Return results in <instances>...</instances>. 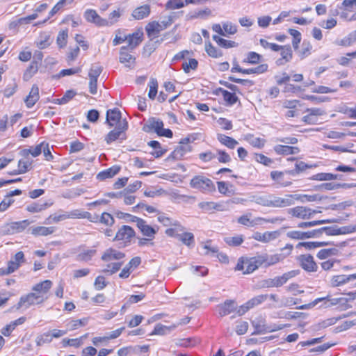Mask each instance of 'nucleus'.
<instances>
[{"mask_svg":"<svg viewBox=\"0 0 356 356\" xmlns=\"http://www.w3.org/2000/svg\"><path fill=\"white\" fill-rule=\"evenodd\" d=\"M52 286V282L44 280L35 284L32 290L33 292L22 296L17 303V309L24 307L26 309L34 305H39L48 299L47 293Z\"/></svg>","mask_w":356,"mask_h":356,"instance_id":"nucleus-1","label":"nucleus"},{"mask_svg":"<svg viewBox=\"0 0 356 356\" xmlns=\"http://www.w3.org/2000/svg\"><path fill=\"white\" fill-rule=\"evenodd\" d=\"M127 215L130 218L131 222H136L137 227L139 229L143 236L148 237L149 239L154 238L155 234L159 230L158 226H150L145 220L142 218L132 216L131 214Z\"/></svg>","mask_w":356,"mask_h":356,"instance_id":"nucleus-2","label":"nucleus"},{"mask_svg":"<svg viewBox=\"0 0 356 356\" xmlns=\"http://www.w3.org/2000/svg\"><path fill=\"white\" fill-rule=\"evenodd\" d=\"M157 220L164 226L171 227L165 230V234L168 236H173L177 234V232H183L185 229V227L178 220L169 218L164 213L159 215Z\"/></svg>","mask_w":356,"mask_h":356,"instance_id":"nucleus-3","label":"nucleus"},{"mask_svg":"<svg viewBox=\"0 0 356 356\" xmlns=\"http://www.w3.org/2000/svg\"><path fill=\"white\" fill-rule=\"evenodd\" d=\"M190 186L193 188L199 190L203 193L214 191L216 189L213 182L209 178L202 176H195L190 181Z\"/></svg>","mask_w":356,"mask_h":356,"instance_id":"nucleus-4","label":"nucleus"},{"mask_svg":"<svg viewBox=\"0 0 356 356\" xmlns=\"http://www.w3.org/2000/svg\"><path fill=\"white\" fill-rule=\"evenodd\" d=\"M299 270H293L284 273L281 276H277L274 278H269L263 281L264 287H280L284 284L289 280L299 275Z\"/></svg>","mask_w":356,"mask_h":356,"instance_id":"nucleus-5","label":"nucleus"},{"mask_svg":"<svg viewBox=\"0 0 356 356\" xmlns=\"http://www.w3.org/2000/svg\"><path fill=\"white\" fill-rule=\"evenodd\" d=\"M128 128V123L125 119H123L113 130L111 131L106 136L107 143H111L116 140L124 139V131Z\"/></svg>","mask_w":356,"mask_h":356,"instance_id":"nucleus-6","label":"nucleus"},{"mask_svg":"<svg viewBox=\"0 0 356 356\" xmlns=\"http://www.w3.org/2000/svg\"><path fill=\"white\" fill-rule=\"evenodd\" d=\"M29 225V222L27 220L20 222H13L2 226L1 232L4 235L13 234L22 232Z\"/></svg>","mask_w":356,"mask_h":356,"instance_id":"nucleus-7","label":"nucleus"},{"mask_svg":"<svg viewBox=\"0 0 356 356\" xmlns=\"http://www.w3.org/2000/svg\"><path fill=\"white\" fill-rule=\"evenodd\" d=\"M135 236V231L132 227L128 225L122 226L117 232L114 241H122L124 243H129Z\"/></svg>","mask_w":356,"mask_h":356,"instance_id":"nucleus-8","label":"nucleus"},{"mask_svg":"<svg viewBox=\"0 0 356 356\" xmlns=\"http://www.w3.org/2000/svg\"><path fill=\"white\" fill-rule=\"evenodd\" d=\"M270 207L282 208L294 204L291 195H286L284 197L270 195Z\"/></svg>","mask_w":356,"mask_h":356,"instance_id":"nucleus-9","label":"nucleus"},{"mask_svg":"<svg viewBox=\"0 0 356 356\" xmlns=\"http://www.w3.org/2000/svg\"><path fill=\"white\" fill-rule=\"evenodd\" d=\"M286 174L294 175L293 170H289L285 172L272 171L270 172L271 179L282 187H286L291 185L292 182L285 178Z\"/></svg>","mask_w":356,"mask_h":356,"instance_id":"nucleus-10","label":"nucleus"},{"mask_svg":"<svg viewBox=\"0 0 356 356\" xmlns=\"http://www.w3.org/2000/svg\"><path fill=\"white\" fill-rule=\"evenodd\" d=\"M266 261L264 256H257L245 259V270L243 274H250L257 270Z\"/></svg>","mask_w":356,"mask_h":356,"instance_id":"nucleus-11","label":"nucleus"},{"mask_svg":"<svg viewBox=\"0 0 356 356\" xmlns=\"http://www.w3.org/2000/svg\"><path fill=\"white\" fill-rule=\"evenodd\" d=\"M298 261L300 266L307 272H315L318 266L314 260V257L310 254H302L298 257Z\"/></svg>","mask_w":356,"mask_h":356,"instance_id":"nucleus-12","label":"nucleus"},{"mask_svg":"<svg viewBox=\"0 0 356 356\" xmlns=\"http://www.w3.org/2000/svg\"><path fill=\"white\" fill-rule=\"evenodd\" d=\"M321 302H323V304L322 305L321 307H325V308L329 307L332 305H335L338 302L337 299H329L328 296H327V297H324V298H316L313 302H312L309 304L302 305L298 307L297 309H311V308L315 307L318 303H319Z\"/></svg>","mask_w":356,"mask_h":356,"instance_id":"nucleus-13","label":"nucleus"},{"mask_svg":"<svg viewBox=\"0 0 356 356\" xmlns=\"http://www.w3.org/2000/svg\"><path fill=\"white\" fill-rule=\"evenodd\" d=\"M126 41L128 42V45L126 47L127 49L132 51L142 42L143 32L140 30H138L132 34L126 35Z\"/></svg>","mask_w":356,"mask_h":356,"instance_id":"nucleus-14","label":"nucleus"},{"mask_svg":"<svg viewBox=\"0 0 356 356\" xmlns=\"http://www.w3.org/2000/svg\"><path fill=\"white\" fill-rule=\"evenodd\" d=\"M208 0H169L166 3V8L168 9H179L188 4H200Z\"/></svg>","mask_w":356,"mask_h":356,"instance_id":"nucleus-15","label":"nucleus"},{"mask_svg":"<svg viewBox=\"0 0 356 356\" xmlns=\"http://www.w3.org/2000/svg\"><path fill=\"white\" fill-rule=\"evenodd\" d=\"M83 16L88 22L95 24L98 26H104L105 19L101 17L95 10L87 9L84 12Z\"/></svg>","mask_w":356,"mask_h":356,"instance_id":"nucleus-16","label":"nucleus"},{"mask_svg":"<svg viewBox=\"0 0 356 356\" xmlns=\"http://www.w3.org/2000/svg\"><path fill=\"white\" fill-rule=\"evenodd\" d=\"M312 209L308 207L298 206L288 210V213L298 218L309 219L311 218Z\"/></svg>","mask_w":356,"mask_h":356,"instance_id":"nucleus-17","label":"nucleus"},{"mask_svg":"<svg viewBox=\"0 0 356 356\" xmlns=\"http://www.w3.org/2000/svg\"><path fill=\"white\" fill-rule=\"evenodd\" d=\"M292 250H293V245L288 244L283 248V250H288V252L286 255L284 254L283 253H279V254H275L274 255H272L269 257L264 256L265 259H266L265 263H266L267 266H271V265L275 264L284 260L287 255L291 254Z\"/></svg>","mask_w":356,"mask_h":356,"instance_id":"nucleus-18","label":"nucleus"},{"mask_svg":"<svg viewBox=\"0 0 356 356\" xmlns=\"http://www.w3.org/2000/svg\"><path fill=\"white\" fill-rule=\"evenodd\" d=\"M127 49L126 46L120 48L119 60L121 63L124 64L126 67L131 68L135 63L136 58L127 51Z\"/></svg>","mask_w":356,"mask_h":356,"instance_id":"nucleus-19","label":"nucleus"},{"mask_svg":"<svg viewBox=\"0 0 356 356\" xmlns=\"http://www.w3.org/2000/svg\"><path fill=\"white\" fill-rule=\"evenodd\" d=\"M123 120L121 117V113L118 108H113L107 111L106 122L111 126H118L119 123Z\"/></svg>","mask_w":356,"mask_h":356,"instance_id":"nucleus-20","label":"nucleus"},{"mask_svg":"<svg viewBox=\"0 0 356 356\" xmlns=\"http://www.w3.org/2000/svg\"><path fill=\"white\" fill-rule=\"evenodd\" d=\"M124 254L119 250L109 248L107 249L102 256V259L106 262H111L113 260L119 261L124 257Z\"/></svg>","mask_w":356,"mask_h":356,"instance_id":"nucleus-21","label":"nucleus"},{"mask_svg":"<svg viewBox=\"0 0 356 356\" xmlns=\"http://www.w3.org/2000/svg\"><path fill=\"white\" fill-rule=\"evenodd\" d=\"M39 88L36 85H33L29 92V95L26 97L24 102L27 108H32L39 100Z\"/></svg>","mask_w":356,"mask_h":356,"instance_id":"nucleus-22","label":"nucleus"},{"mask_svg":"<svg viewBox=\"0 0 356 356\" xmlns=\"http://www.w3.org/2000/svg\"><path fill=\"white\" fill-rule=\"evenodd\" d=\"M354 277H356V276L353 275V274L351 275H334L332 276L330 280V285L332 287H337L341 285H343L352 280H354Z\"/></svg>","mask_w":356,"mask_h":356,"instance_id":"nucleus-23","label":"nucleus"},{"mask_svg":"<svg viewBox=\"0 0 356 356\" xmlns=\"http://www.w3.org/2000/svg\"><path fill=\"white\" fill-rule=\"evenodd\" d=\"M177 234L174 235L172 237H175L181 241L184 245L188 247L193 246L195 244L194 235L191 232H177Z\"/></svg>","mask_w":356,"mask_h":356,"instance_id":"nucleus-24","label":"nucleus"},{"mask_svg":"<svg viewBox=\"0 0 356 356\" xmlns=\"http://www.w3.org/2000/svg\"><path fill=\"white\" fill-rule=\"evenodd\" d=\"M236 309V305L234 300H226L223 304L218 306V313L221 316L231 314Z\"/></svg>","mask_w":356,"mask_h":356,"instance_id":"nucleus-25","label":"nucleus"},{"mask_svg":"<svg viewBox=\"0 0 356 356\" xmlns=\"http://www.w3.org/2000/svg\"><path fill=\"white\" fill-rule=\"evenodd\" d=\"M274 151L279 155H289L299 153L300 149L297 147L277 145L274 147Z\"/></svg>","mask_w":356,"mask_h":356,"instance_id":"nucleus-26","label":"nucleus"},{"mask_svg":"<svg viewBox=\"0 0 356 356\" xmlns=\"http://www.w3.org/2000/svg\"><path fill=\"white\" fill-rule=\"evenodd\" d=\"M163 127V122L162 120L156 118H151L149 120L147 124L144 127V130L147 132L154 131L158 135Z\"/></svg>","mask_w":356,"mask_h":356,"instance_id":"nucleus-27","label":"nucleus"},{"mask_svg":"<svg viewBox=\"0 0 356 356\" xmlns=\"http://www.w3.org/2000/svg\"><path fill=\"white\" fill-rule=\"evenodd\" d=\"M281 56L282 58L277 60V65H283L289 62L293 57L292 50L290 45L281 46Z\"/></svg>","mask_w":356,"mask_h":356,"instance_id":"nucleus-28","label":"nucleus"},{"mask_svg":"<svg viewBox=\"0 0 356 356\" xmlns=\"http://www.w3.org/2000/svg\"><path fill=\"white\" fill-rule=\"evenodd\" d=\"M69 219V216L67 211H60L59 213H56L50 215L46 220L44 223L46 225H49L51 223H57L60 221L65 220Z\"/></svg>","mask_w":356,"mask_h":356,"instance_id":"nucleus-29","label":"nucleus"},{"mask_svg":"<svg viewBox=\"0 0 356 356\" xmlns=\"http://www.w3.org/2000/svg\"><path fill=\"white\" fill-rule=\"evenodd\" d=\"M150 14V6L149 5H143L136 8L132 13V17L136 20L143 19L149 16Z\"/></svg>","mask_w":356,"mask_h":356,"instance_id":"nucleus-30","label":"nucleus"},{"mask_svg":"<svg viewBox=\"0 0 356 356\" xmlns=\"http://www.w3.org/2000/svg\"><path fill=\"white\" fill-rule=\"evenodd\" d=\"M163 29L159 22L153 21L147 24L145 31L148 36L157 35Z\"/></svg>","mask_w":356,"mask_h":356,"instance_id":"nucleus-31","label":"nucleus"},{"mask_svg":"<svg viewBox=\"0 0 356 356\" xmlns=\"http://www.w3.org/2000/svg\"><path fill=\"white\" fill-rule=\"evenodd\" d=\"M120 170V167L118 165H113L110 168H108L104 171L100 172L97 175V178L101 180H104L108 178H111L116 175Z\"/></svg>","mask_w":356,"mask_h":356,"instance_id":"nucleus-32","label":"nucleus"},{"mask_svg":"<svg viewBox=\"0 0 356 356\" xmlns=\"http://www.w3.org/2000/svg\"><path fill=\"white\" fill-rule=\"evenodd\" d=\"M345 228H338L336 226L334 227H323L319 228V236L323 234H325L327 236H332V235H339L341 234H344L346 232L343 229Z\"/></svg>","mask_w":356,"mask_h":356,"instance_id":"nucleus-33","label":"nucleus"},{"mask_svg":"<svg viewBox=\"0 0 356 356\" xmlns=\"http://www.w3.org/2000/svg\"><path fill=\"white\" fill-rule=\"evenodd\" d=\"M56 229L54 227H35L31 229L32 234L35 236H48L53 234Z\"/></svg>","mask_w":356,"mask_h":356,"instance_id":"nucleus-34","label":"nucleus"},{"mask_svg":"<svg viewBox=\"0 0 356 356\" xmlns=\"http://www.w3.org/2000/svg\"><path fill=\"white\" fill-rule=\"evenodd\" d=\"M217 138L220 142L221 144L225 145L226 147L230 149H234L238 144V142L235 139L229 136H227L225 134H218Z\"/></svg>","mask_w":356,"mask_h":356,"instance_id":"nucleus-35","label":"nucleus"},{"mask_svg":"<svg viewBox=\"0 0 356 356\" xmlns=\"http://www.w3.org/2000/svg\"><path fill=\"white\" fill-rule=\"evenodd\" d=\"M292 201L297 200L302 203L308 202H315L318 200L317 195H307V194H293L291 195Z\"/></svg>","mask_w":356,"mask_h":356,"instance_id":"nucleus-36","label":"nucleus"},{"mask_svg":"<svg viewBox=\"0 0 356 356\" xmlns=\"http://www.w3.org/2000/svg\"><path fill=\"white\" fill-rule=\"evenodd\" d=\"M356 41V31L350 33L347 36L340 40L336 41V44L339 46L348 47L352 45Z\"/></svg>","mask_w":356,"mask_h":356,"instance_id":"nucleus-37","label":"nucleus"},{"mask_svg":"<svg viewBox=\"0 0 356 356\" xmlns=\"http://www.w3.org/2000/svg\"><path fill=\"white\" fill-rule=\"evenodd\" d=\"M218 92H220L223 96L224 100L227 102L228 105H233L238 101V97L235 94L228 92L223 88H218Z\"/></svg>","mask_w":356,"mask_h":356,"instance_id":"nucleus-38","label":"nucleus"},{"mask_svg":"<svg viewBox=\"0 0 356 356\" xmlns=\"http://www.w3.org/2000/svg\"><path fill=\"white\" fill-rule=\"evenodd\" d=\"M339 250L336 248L322 249L317 253V257L320 259H325L330 257L337 255Z\"/></svg>","mask_w":356,"mask_h":356,"instance_id":"nucleus-39","label":"nucleus"},{"mask_svg":"<svg viewBox=\"0 0 356 356\" xmlns=\"http://www.w3.org/2000/svg\"><path fill=\"white\" fill-rule=\"evenodd\" d=\"M20 265L15 261L13 259H10L8 262V266L7 268H0V275H5L10 274L13 272H15L16 270L19 268Z\"/></svg>","mask_w":356,"mask_h":356,"instance_id":"nucleus-40","label":"nucleus"},{"mask_svg":"<svg viewBox=\"0 0 356 356\" xmlns=\"http://www.w3.org/2000/svg\"><path fill=\"white\" fill-rule=\"evenodd\" d=\"M121 17V12L120 9L113 10L111 12L108 19H105L104 26H111L118 22L120 17Z\"/></svg>","mask_w":356,"mask_h":356,"instance_id":"nucleus-41","label":"nucleus"},{"mask_svg":"<svg viewBox=\"0 0 356 356\" xmlns=\"http://www.w3.org/2000/svg\"><path fill=\"white\" fill-rule=\"evenodd\" d=\"M268 297V294H262V295H259L257 296H255V297L252 298V299L249 300L248 302H246V303L248 305L247 307L252 309V308L261 304L262 302H264L265 300H267Z\"/></svg>","mask_w":356,"mask_h":356,"instance_id":"nucleus-42","label":"nucleus"},{"mask_svg":"<svg viewBox=\"0 0 356 356\" xmlns=\"http://www.w3.org/2000/svg\"><path fill=\"white\" fill-rule=\"evenodd\" d=\"M213 40L220 47H222L224 48H231V47H235L237 46V43L234 41L232 40H227L225 39H223L218 35H213Z\"/></svg>","mask_w":356,"mask_h":356,"instance_id":"nucleus-43","label":"nucleus"},{"mask_svg":"<svg viewBox=\"0 0 356 356\" xmlns=\"http://www.w3.org/2000/svg\"><path fill=\"white\" fill-rule=\"evenodd\" d=\"M18 84L15 79H12L10 83H8L5 89L3 90V95L6 97L13 96L17 91Z\"/></svg>","mask_w":356,"mask_h":356,"instance_id":"nucleus-44","label":"nucleus"},{"mask_svg":"<svg viewBox=\"0 0 356 356\" xmlns=\"http://www.w3.org/2000/svg\"><path fill=\"white\" fill-rule=\"evenodd\" d=\"M50 35L44 33L40 35V38L36 42V46L40 49H45L50 45Z\"/></svg>","mask_w":356,"mask_h":356,"instance_id":"nucleus-45","label":"nucleus"},{"mask_svg":"<svg viewBox=\"0 0 356 356\" xmlns=\"http://www.w3.org/2000/svg\"><path fill=\"white\" fill-rule=\"evenodd\" d=\"M176 327L177 326L175 325H172L171 326H166L162 324H157L154 327L153 333L155 334L163 335L167 334L168 332L175 329Z\"/></svg>","mask_w":356,"mask_h":356,"instance_id":"nucleus-46","label":"nucleus"},{"mask_svg":"<svg viewBox=\"0 0 356 356\" xmlns=\"http://www.w3.org/2000/svg\"><path fill=\"white\" fill-rule=\"evenodd\" d=\"M338 178L337 175H334L332 173H327V172H321L317 173L312 177L313 180H318V181H330V180H334L337 179Z\"/></svg>","mask_w":356,"mask_h":356,"instance_id":"nucleus-47","label":"nucleus"},{"mask_svg":"<svg viewBox=\"0 0 356 356\" xmlns=\"http://www.w3.org/2000/svg\"><path fill=\"white\" fill-rule=\"evenodd\" d=\"M122 264L123 262L122 261L109 263L106 265V268L103 270V272L110 275L114 274L120 269Z\"/></svg>","mask_w":356,"mask_h":356,"instance_id":"nucleus-48","label":"nucleus"},{"mask_svg":"<svg viewBox=\"0 0 356 356\" xmlns=\"http://www.w3.org/2000/svg\"><path fill=\"white\" fill-rule=\"evenodd\" d=\"M38 62L33 61L29 65V67L25 71L24 74V79L29 80V79H31L33 76V74H35L38 72Z\"/></svg>","mask_w":356,"mask_h":356,"instance_id":"nucleus-49","label":"nucleus"},{"mask_svg":"<svg viewBox=\"0 0 356 356\" xmlns=\"http://www.w3.org/2000/svg\"><path fill=\"white\" fill-rule=\"evenodd\" d=\"M87 337V334H85L84 336L81 337V338L78 339H67L65 338L62 340V343L64 347H66L67 346H74V347H79L81 345V340L83 338H86Z\"/></svg>","mask_w":356,"mask_h":356,"instance_id":"nucleus-50","label":"nucleus"},{"mask_svg":"<svg viewBox=\"0 0 356 356\" xmlns=\"http://www.w3.org/2000/svg\"><path fill=\"white\" fill-rule=\"evenodd\" d=\"M268 65L267 64H261L256 67H252L250 69H244L243 74H262L268 70Z\"/></svg>","mask_w":356,"mask_h":356,"instance_id":"nucleus-51","label":"nucleus"},{"mask_svg":"<svg viewBox=\"0 0 356 356\" xmlns=\"http://www.w3.org/2000/svg\"><path fill=\"white\" fill-rule=\"evenodd\" d=\"M333 222H334L333 220H330V219L321 220H314V221H310V222H303L299 223L298 227H301V228H306V227H314L316 225H322V224H325V223H331Z\"/></svg>","mask_w":356,"mask_h":356,"instance_id":"nucleus-52","label":"nucleus"},{"mask_svg":"<svg viewBox=\"0 0 356 356\" xmlns=\"http://www.w3.org/2000/svg\"><path fill=\"white\" fill-rule=\"evenodd\" d=\"M280 236V231L265 232L262 234V243H269L277 239Z\"/></svg>","mask_w":356,"mask_h":356,"instance_id":"nucleus-53","label":"nucleus"},{"mask_svg":"<svg viewBox=\"0 0 356 356\" xmlns=\"http://www.w3.org/2000/svg\"><path fill=\"white\" fill-rule=\"evenodd\" d=\"M199 207L204 211L209 212L212 210H219L220 205L213 202H202L198 204Z\"/></svg>","mask_w":356,"mask_h":356,"instance_id":"nucleus-54","label":"nucleus"},{"mask_svg":"<svg viewBox=\"0 0 356 356\" xmlns=\"http://www.w3.org/2000/svg\"><path fill=\"white\" fill-rule=\"evenodd\" d=\"M148 85L149 87L148 96L150 99H154L157 94L158 82L156 79L151 78Z\"/></svg>","mask_w":356,"mask_h":356,"instance_id":"nucleus-55","label":"nucleus"},{"mask_svg":"<svg viewBox=\"0 0 356 356\" xmlns=\"http://www.w3.org/2000/svg\"><path fill=\"white\" fill-rule=\"evenodd\" d=\"M86 211L81 209H74L70 212H67L69 216V219H85V218H88V214L85 213Z\"/></svg>","mask_w":356,"mask_h":356,"instance_id":"nucleus-56","label":"nucleus"},{"mask_svg":"<svg viewBox=\"0 0 356 356\" xmlns=\"http://www.w3.org/2000/svg\"><path fill=\"white\" fill-rule=\"evenodd\" d=\"M32 161L29 159H23L18 162L17 172L25 173L31 165Z\"/></svg>","mask_w":356,"mask_h":356,"instance_id":"nucleus-57","label":"nucleus"},{"mask_svg":"<svg viewBox=\"0 0 356 356\" xmlns=\"http://www.w3.org/2000/svg\"><path fill=\"white\" fill-rule=\"evenodd\" d=\"M68 37V33L67 30L60 31L58 34L56 43L60 48L65 47L67 44V40Z\"/></svg>","mask_w":356,"mask_h":356,"instance_id":"nucleus-58","label":"nucleus"},{"mask_svg":"<svg viewBox=\"0 0 356 356\" xmlns=\"http://www.w3.org/2000/svg\"><path fill=\"white\" fill-rule=\"evenodd\" d=\"M205 50L210 56L213 58L220 57L222 54L220 49L213 47L211 43L205 45Z\"/></svg>","mask_w":356,"mask_h":356,"instance_id":"nucleus-59","label":"nucleus"},{"mask_svg":"<svg viewBox=\"0 0 356 356\" xmlns=\"http://www.w3.org/2000/svg\"><path fill=\"white\" fill-rule=\"evenodd\" d=\"M198 62L195 58H191L182 64V68L186 73H188L191 70H195L197 67Z\"/></svg>","mask_w":356,"mask_h":356,"instance_id":"nucleus-60","label":"nucleus"},{"mask_svg":"<svg viewBox=\"0 0 356 356\" xmlns=\"http://www.w3.org/2000/svg\"><path fill=\"white\" fill-rule=\"evenodd\" d=\"M99 221L101 223L104 224L108 226H111L115 222V220H114L113 217L112 216V215L107 212L102 213L101 217L99 218Z\"/></svg>","mask_w":356,"mask_h":356,"instance_id":"nucleus-61","label":"nucleus"},{"mask_svg":"<svg viewBox=\"0 0 356 356\" xmlns=\"http://www.w3.org/2000/svg\"><path fill=\"white\" fill-rule=\"evenodd\" d=\"M223 31L227 35H234L237 32V26L232 22L222 23Z\"/></svg>","mask_w":356,"mask_h":356,"instance_id":"nucleus-62","label":"nucleus"},{"mask_svg":"<svg viewBox=\"0 0 356 356\" xmlns=\"http://www.w3.org/2000/svg\"><path fill=\"white\" fill-rule=\"evenodd\" d=\"M312 48V44L307 42H303L302 44V48L299 51V55L301 59L305 58L307 56H309L311 53V49Z\"/></svg>","mask_w":356,"mask_h":356,"instance_id":"nucleus-63","label":"nucleus"},{"mask_svg":"<svg viewBox=\"0 0 356 356\" xmlns=\"http://www.w3.org/2000/svg\"><path fill=\"white\" fill-rule=\"evenodd\" d=\"M254 159L260 163L266 166H270L273 163V161L261 154H254Z\"/></svg>","mask_w":356,"mask_h":356,"instance_id":"nucleus-64","label":"nucleus"}]
</instances>
